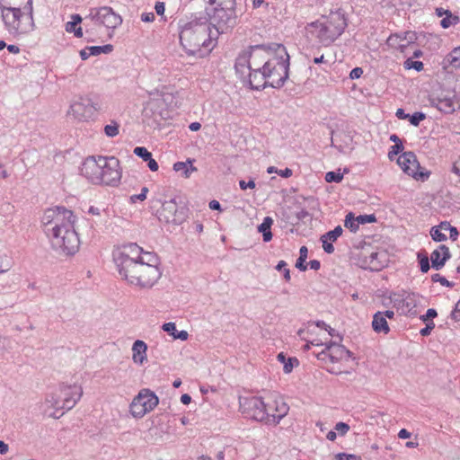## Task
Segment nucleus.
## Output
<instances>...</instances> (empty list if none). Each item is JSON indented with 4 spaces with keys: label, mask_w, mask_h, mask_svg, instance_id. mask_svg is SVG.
Returning <instances> with one entry per match:
<instances>
[{
    "label": "nucleus",
    "mask_w": 460,
    "mask_h": 460,
    "mask_svg": "<svg viewBox=\"0 0 460 460\" xmlns=\"http://www.w3.org/2000/svg\"><path fill=\"white\" fill-rule=\"evenodd\" d=\"M113 261L121 279L137 288H152L162 275L158 257L145 252L137 243H128L114 251Z\"/></svg>",
    "instance_id": "1"
},
{
    "label": "nucleus",
    "mask_w": 460,
    "mask_h": 460,
    "mask_svg": "<svg viewBox=\"0 0 460 460\" xmlns=\"http://www.w3.org/2000/svg\"><path fill=\"white\" fill-rule=\"evenodd\" d=\"M308 332L315 337L305 345V349H309L311 345L323 347L322 350L314 352L319 360L323 363H339L349 361L351 358V352L341 344L342 336L340 332L323 321L310 323Z\"/></svg>",
    "instance_id": "2"
},
{
    "label": "nucleus",
    "mask_w": 460,
    "mask_h": 460,
    "mask_svg": "<svg viewBox=\"0 0 460 460\" xmlns=\"http://www.w3.org/2000/svg\"><path fill=\"white\" fill-rule=\"evenodd\" d=\"M218 31L212 30L206 16H196L188 22H180V42L186 53L195 55L205 49L211 51L217 44Z\"/></svg>",
    "instance_id": "3"
},
{
    "label": "nucleus",
    "mask_w": 460,
    "mask_h": 460,
    "mask_svg": "<svg viewBox=\"0 0 460 460\" xmlns=\"http://www.w3.org/2000/svg\"><path fill=\"white\" fill-rule=\"evenodd\" d=\"M4 29L13 36L25 35L35 28L33 0H0Z\"/></svg>",
    "instance_id": "4"
},
{
    "label": "nucleus",
    "mask_w": 460,
    "mask_h": 460,
    "mask_svg": "<svg viewBox=\"0 0 460 460\" xmlns=\"http://www.w3.org/2000/svg\"><path fill=\"white\" fill-rule=\"evenodd\" d=\"M347 21L344 13L340 11L331 12L322 15L315 22L306 26L307 33L323 46H330L344 31Z\"/></svg>",
    "instance_id": "5"
},
{
    "label": "nucleus",
    "mask_w": 460,
    "mask_h": 460,
    "mask_svg": "<svg viewBox=\"0 0 460 460\" xmlns=\"http://www.w3.org/2000/svg\"><path fill=\"white\" fill-rule=\"evenodd\" d=\"M83 389L80 385H62L46 396L43 403L44 413L53 419H58L66 411L75 407L81 399Z\"/></svg>",
    "instance_id": "6"
},
{
    "label": "nucleus",
    "mask_w": 460,
    "mask_h": 460,
    "mask_svg": "<svg viewBox=\"0 0 460 460\" xmlns=\"http://www.w3.org/2000/svg\"><path fill=\"white\" fill-rule=\"evenodd\" d=\"M272 57L264 62L263 73L266 83L273 88H280L288 78L289 55L282 44H271Z\"/></svg>",
    "instance_id": "7"
},
{
    "label": "nucleus",
    "mask_w": 460,
    "mask_h": 460,
    "mask_svg": "<svg viewBox=\"0 0 460 460\" xmlns=\"http://www.w3.org/2000/svg\"><path fill=\"white\" fill-rule=\"evenodd\" d=\"M75 217L71 210L65 207L58 206L48 208L44 211L41 217V223L45 234L47 235L54 234V243L56 245L59 246V242L62 241L58 238V234H57V232L59 229L66 230V227H68L69 229L71 225L75 224ZM64 232L66 233V231Z\"/></svg>",
    "instance_id": "8"
},
{
    "label": "nucleus",
    "mask_w": 460,
    "mask_h": 460,
    "mask_svg": "<svg viewBox=\"0 0 460 460\" xmlns=\"http://www.w3.org/2000/svg\"><path fill=\"white\" fill-rule=\"evenodd\" d=\"M102 110V102L97 96L78 95L69 104L66 115L77 121H89Z\"/></svg>",
    "instance_id": "9"
},
{
    "label": "nucleus",
    "mask_w": 460,
    "mask_h": 460,
    "mask_svg": "<svg viewBox=\"0 0 460 460\" xmlns=\"http://www.w3.org/2000/svg\"><path fill=\"white\" fill-rule=\"evenodd\" d=\"M234 0L221 7H206L205 13L201 16L208 18V23L212 30L218 31V35L232 29L236 24V14L234 7Z\"/></svg>",
    "instance_id": "10"
},
{
    "label": "nucleus",
    "mask_w": 460,
    "mask_h": 460,
    "mask_svg": "<svg viewBox=\"0 0 460 460\" xmlns=\"http://www.w3.org/2000/svg\"><path fill=\"white\" fill-rule=\"evenodd\" d=\"M390 304L396 310H387L385 316L399 315L416 316L422 313L423 307L420 305V296L406 290L392 292L388 297Z\"/></svg>",
    "instance_id": "11"
},
{
    "label": "nucleus",
    "mask_w": 460,
    "mask_h": 460,
    "mask_svg": "<svg viewBox=\"0 0 460 460\" xmlns=\"http://www.w3.org/2000/svg\"><path fill=\"white\" fill-rule=\"evenodd\" d=\"M158 402V397L154 392L149 389H142L132 400L129 405V411L133 417L142 418L153 411Z\"/></svg>",
    "instance_id": "12"
},
{
    "label": "nucleus",
    "mask_w": 460,
    "mask_h": 460,
    "mask_svg": "<svg viewBox=\"0 0 460 460\" xmlns=\"http://www.w3.org/2000/svg\"><path fill=\"white\" fill-rule=\"evenodd\" d=\"M66 234L64 230L59 229L57 234H58V238L63 242H59V246L56 245L54 243V234L47 235L50 241L51 246L56 251L62 252L65 255H72L75 254L78 249L80 241L76 232L75 231L74 225H71V227H66Z\"/></svg>",
    "instance_id": "13"
},
{
    "label": "nucleus",
    "mask_w": 460,
    "mask_h": 460,
    "mask_svg": "<svg viewBox=\"0 0 460 460\" xmlns=\"http://www.w3.org/2000/svg\"><path fill=\"white\" fill-rule=\"evenodd\" d=\"M85 19H90L94 24L103 25L107 29L112 30L122 23L121 16L110 6L91 8Z\"/></svg>",
    "instance_id": "14"
},
{
    "label": "nucleus",
    "mask_w": 460,
    "mask_h": 460,
    "mask_svg": "<svg viewBox=\"0 0 460 460\" xmlns=\"http://www.w3.org/2000/svg\"><path fill=\"white\" fill-rule=\"evenodd\" d=\"M240 409L246 417L258 421H266L268 419L267 404L261 397H240Z\"/></svg>",
    "instance_id": "15"
},
{
    "label": "nucleus",
    "mask_w": 460,
    "mask_h": 460,
    "mask_svg": "<svg viewBox=\"0 0 460 460\" xmlns=\"http://www.w3.org/2000/svg\"><path fill=\"white\" fill-rule=\"evenodd\" d=\"M156 216L161 222L166 224L180 225L186 219L184 208H179L174 199L163 202Z\"/></svg>",
    "instance_id": "16"
},
{
    "label": "nucleus",
    "mask_w": 460,
    "mask_h": 460,
    "mask_svg": "<svg viewBox=\"0 0 460 460\" xmlns=\"http://www.w3.org/2000/svg\"><path fill=\"white\" fill-rule=\"evenodd\" d=\"M101 173V184L116 186L121 179L119 161L114 156H104Z\"/></svg>",
    "instance_id": "17"
},
{
    "label": "nucleus",
    "mask_w": 460,
    "mask_h": 460,
    "mask_svg": "<svg viewBox=\"0 0 460 460\" xmlns=\"http://www.w3.org/2000/svg\"><path fill=\"white\" fill-rule=\"evenodd\" d=\"M104 161V156H88L80 168L81 174L93 184H101V168Z\"/></svg>",
    "instance_id": "18"
},
{
    "label": "nucleus",
    "mask_w": 460,
    "mask_h": 460,
    "mask_svg": "<svg viewBox=\"0 0 460 460\" xmlns=\"http://www.w3.org/2000/svg\"><path fill=\"white\" fill-rule=\"evenodd\" d=\"M397 164L403 172L414 179L423 178L424 176L428 178L429 176L428 173L425 174L420 171V164L412 152H405L399 155Z\"/></svg>",
    "instance_id": "19"
},
{
    "label": "nucleus",
    "mask_w": 460,
    "mask_h": 460,
    "mask_svg": "<svg viewBox=\"0 0 460 460\" xmlns=\"http://www.w3.org/2000/svg\"><path fill=\"white\" fill-rule=\"evenodd\" d=\"M417 39L416 32L408 31L402 33L391 34L386 40V44L390 48L396 49L401 53L406 54L407 49L415 44Z\"/></svg>",
    "instance_id": "20"
},
{
    "label": "nucleus",
    "mask_w": 460,
    "mask_h": 460,
    "mask_svg": "<svg viewBox=\"0 0 460 460\" xmlns=\"http://www.w3.org/2000/svg\"><path fill=\"white\" fill-rule=\"evenodd\" d=\"M250 57V65L252 69L259 68L262 70L264 62L267 61L268 58L272 57L271 45H255L248 48Z\"/></svg>",
    "instance_id": "21"
},
{
    "label": "nucleus",
    "mask_w": 460,
    "mask_h": 460,
    "mask_svg": "<svg viewBox=\"0 0 460 460\" xmlns=\"http://www.w3.org/2000/svg\"><path fill=\"white\" fill-rule=\"evenodd\" d=\"M288 405L282 399L267 403L268 419L266 421L279 423L288 414Z\"/></svg>",
    "instance_id": "22"
},
{
    "label": "nucleus",
    "mask_w": 460,
    "mask_h": 460,
    "mask_svg": "<svg viewBox=\"0 0 460 460\" xmlns=\"http://www.w3.org/2000/svg\"><path fill=\"white\" fill-rule=\"evenodd\" d=\"M342 227L338 226L333 230L329 231L321 236L323 249L326 253L331 254L334 252V247L332 243L335 242L342 234Z\"/></svg>",
    "instance_id": "23"
},
{
    "label": "nucleus",
    "mask_w": 460,
    "mask_h": 460,
    "mask_svg": "<svg viewBox=\"0 0 460 460\" xmlns=\"http://www.w3.org/2000/svg\"><path fill=\"white\" fill-rule=\"evenodd\" d=\"M449 257L450 252L448 248L445 245H439V247L434 250L430 254L432 267L436 270L441 269Z\"/></svg>",
    "instance_id": "24"
},
{
    "label": "nucleus",
    "mask_w": 460,
    "mask_h": 460,
    "mask_svg": "<svg viewBox=\"0 0 460 460\" xmlns=\"http://www.w3.org/2000/svg\"><path fill=\"white\" fill-rule=\"evenodd\" d=\"M147 345L140 340H137L132 346V360L135 364L143 365L147 360Z\"/></svg>",
    "instance_id": "25"
},
{
    "label": "nucleus",
    "mask_w": 460,
    "mask_h": 460,
    "mask_svg": "<svg viewBox=\"0 0 460 460\" xmlns=\"http://www.w3.org/2000/svg\"><path fill=\"white\" fill-rule=\"evenodd\" d=\"M249 83L252 88L259 90L266 87V77H264L263 69L254 68L249 71Z\"/></svg>",
    "instance_id": "26"
},
{
    "label": "nucleus",
    "mask_w": 460,
    "mask_h": 460,
    "mask_svg": "<svg viewBox=\"0 0 460 460\" xmlns=\"http://www.w3.org/2000/svg\"><path fill=\"white\" fill-rule=\"evenodd\" d=\"M250 57L248 49H244L236 58L235 61V69L237 73L243 75L245 70L251 71L252 66L250 65Z\"/></svg>",
    "instance_id": "27"
},
{
    "label": "nucleus",
    "mask_w": 460,
    "mask_h": 460,
    "mask_svg": "<svg viewBox=\"0 0 460 460\" xmlns=\"http://www.w3.org/2000/svg\"><path fill=\"white\" fill-rule=\"evenodd\" d=\"M193 160L188 159L186 162H177L173 164V170L181 174L184 178H190L191 173L197 172V168L192 164Z\"/></svg>",
    "instance_id": "28"
},
{
    "label": "nucleus",
    "mask_w": 460,
    "mask_h": 460,
    "mask_svg": "<svg viewBox=\"0 0 460 460\" xmlns=\"http://www.w3.org/2000/svg\"><path fill=\"white\" fill-rule=\"evenodd\" d=\"M447 222H442L430 229V235L436 242H443L447 238Z\"/></svg>",
    "instance_id": "29"
},
{
    "label": "nucleus",
    "mask_w": 460,
    "mask_h": 460,
    "mask_svg": "<svg viewBox=\"0 0 460 460\" xmlns=\"http://www.w3.org/2000/svg\"><path fill=\"white\" fill-rule=\"evenodd\" d=\"M273 225V219L270 217H264L262 223L258 226V232L262 234L263 241L270 242L272 239V233L270 231Z\"/></svg>",
    "instance_id": "30"
},
{
    "label": "nucleus",
    "mask_w": 460,
    "mask_h": 460,
    "mask_svg": "<svg viewBox=\"0 0 460 460\" xmlns=\"http://www.w3.org/2000/svg\"><path fill=\"white\" fill-rule=\"evenodd\" d=\"M163 329L164 332L172 335L174 339H179L181 341H186L188 339V332L186 331L178 332L176 330L175 323H173L164 324Z\"/></svg>",
    "instance_id": "31"
},
{
    "label": "nucleus",
    "mask_w": 460,
    "mask_h": 460,
    "mask_svg": "<svg viewBox=\"0 0 460 460\" xmlns=\"http://www.w3.org/2000/svg\"><path fill=\"white\" fill-rule=\"evenodd\" d=\"M278 360L283 364V370L285 373L288 374L290 373L295 365L298 364V361L295 358H286L285 354L283 352H280L277 356Z\"/></svg>",
    "instance_id": "32"
},
{
    "label": "nucleus",
    "mask_w": 460,
    "mask_h": 460,
    "mask_svg": "<svg viewBox=\"0 0 460 460\" xmlns=\"http://www.w3.org/2000/svg\"><path fill=\"white\" fill-rule=\"evenodd\" d=\"M372 327L377 333L387 334L390 331L386 318H373Z\"/></svg>",
    "instance_id": "33"
},
{
    "label": "nucleus",
    "mask_w": 460,
    "mask_h": 460,
    "mask_svg": "<svg viewBox=\"0 0 460 460\" xmlns=\"http://www.w3.org/2000/svg\"><path fill=\"white\" fill-rule=\"evenodd\" d=\"M436 105L444 113H452L455 111L454 102L451 99H439Z\"/></svg>",
    "instance_id": "34"
},
{
    "label": "nucleus",
    "mask_w": 460,
    "mask_h": 460,
    "mask_svg": "<svg viewBox=\"0 0 460 460\" xmlns=\"http://www.w3.org/2000/svg\"><path fill=\"white\" fill-rule=\"evenodd\" d=\"M447 61L455 68L460 67V46L455 48L447 57Z\"/></svg>",
    "instance_id": "35"
},
{
    "label": "nucleus",
    "mask_w": 460,
    "mask_h": 460,
    "mask_svg": "<svg viewBox=\"0 0 460 460\" xmlns=\"http://www.w3.org/2000/svg\"><path fill=\"white\" fill-rule=\"evenodd\" d=\"M344 226L351 232H357L359 227V222H358V218L353 216L352 213H349L346 216Z\"/></svg>",
    "instance_id": "36"
},
{
    "label": "nucleus",
    "mask_w": 460,
    "mask_h": 460,
    "mask_svg": "<svg viewBox=\"0 0 460 460\" xmlns=\"http://www.w3.org/2000/svg\"><path fill=\"white\" fill-rule=\"evenodd\" d=\"M113 50V46L111 44H107L104 46H92L89 47V54L92 56H98L102 53H111Z\"/></svg>",
    "instance_id": "37"
},
{
    "label": "nucleus",
    "mask_w": 460,
    "mask_h": 460,
    "mask_svg": "<svg viewBox=\"0 0 460 460\" xmlns=\"http://www.w3.org/2000/svg\"><path fill=\"white\" fill-rule=\"evenodd\" d=\"M11 268V259L4 252H0V274L9 271Z\"/></svg>",
    "instance_id": "38"
},
{
    "label": "nucleus",
    "mask_w": 460,
    "mask_h": 460,
    "mask_svg": "<svg viewBox=\"0 0 460 460\" xmlns=\"http://www.w3.org/2000/svg\"><path fill=\"white\" fill-rule=\"evenodd\" d=\"M119 132V125L116 121H111L104 127V133L108 137H114Z\"/></svg>",
    "instance_id": "39"
},
{
    "label": "nucleus",
    "mask_w": 460,
    "mask_h": 460,
    "mask_svg": "<svg viewBox=\"0 0 460 460\" xmlns=\"http://www.w3.org/2000/svg\"><path fill=\"white\" fill-rule=\"evenodd\" d=\"M460 19L457 15H449V17H444L441 22L440 25L444 29H447L453 25H456L459 22Z\"/></svg>",
    "instance_id": "40"
},
{
    "label": "nucleus",
    "mask_w": 460,
    "mask_h": 460,
    "mask_svg": "<svg viewBox=\"0 0 460 460\" xmlns=\"http://www.w3.org/2000/svg\"><path fill=\"white\" fill-rule=\"evenodd\" d=\"M72 21L66 22V31L67 32H73L76 26L82 22V17L79 14H73L71 17Z\"/></svg>",
    "instance_id": "41"
},
{
    "label": "nucleus",
    "mask_w": 460,
    "mask_h": 460,
    "mask_svg": "<svg viewBox=\"0 0 460 460\" xmlns=\"http://www.w3.org/2000/svg\"><path fill=\"white\" fill-rule=\"evenodd\" d=\"M343 179V174L336 172H328L325 174V181L327 182H341Z\"/></svg>",
    "instance_id": "42"
},
{
    "label": "nucleus",
    "mask_w": 460,
    "mask_h": 460,
    "mask_svg": "<svg viewBox=\"0 0 460 460\" xmlns=\"http://www.w3.org/2000/svg\"><path fill=\"white\" fill-rule=\"evenodd\" d=\"M134 154L146 162L152 156V154L144 146H137L134 149Z\"/></svg>",
    "instance_id": "43"
},
{
    "label": "nucleus",
    "mask_w": 460,
    "mask_h": 460,
    "mask_svg": "<svg viewBox=\"0 0 460 460\" xmlns=\"http://www.w3.org/2000/svg\"><path fill=\"white\" fill-rule=\"evenodd\" d=\"M404 67L406 69L413 68L416 71H421L423 69V63L421 61H414L411 58H408L404 62Z\"/></svg>",
    "instance_id": "44"
},
{
    "label": "nucleus",
    "mask_w": 460,
    "mask_h": 460,
    "mask_svg": "<svg viewBox=\"0 0 460 460\" xmlns=\"http://www.w3.org/2000/svg\"><path fill=\"white\" fill-rule=\"evenodd\" d=\"M276 270L279 271H283L284 279L287 281L290 280V271L287 268V262L285 261H279V263L276 266Z\"/></svg>",
    "instance_id": "45"
},
{
    "label": "nucleus",
    "mask_w": 460,
    "mask_h": 460,
    "mask_svg": "<svg viewBox=\"0 0 460 460\" xmlns=\"http://www.w3.org/2000/svg\"><path fill=\"white\" fill-rule=\"evenodd\" d=\"M403 149L402 143L395 144L391 146V149L388 152V158L390 160H394L395 155H397Z\"/></svg>",
    "instance_id": "46"
},
{
    "label": "nucleus",
    "mask_w": 460,
    "mask_h": 460,
    "mask_svg": "<svg viewBox=\"0 0 460 460\" xmlns=\"http://www.w3.org/2000/svg\"><path fill=\"white\" fill-rule=\"evenodd\" d=\"M334 430L340 436H344L349 430V426L347 423L341 421V422L336 423V425L334 427Z\"/></svg>",
    "instance_id": "47"
},
{
    "label": "nucleus",
    "mask_w": 460,
    "mask_h": 460,
    "mask_svg": "<svg viewBox=\"0 0 460 460\" xmlns=\"http://www.w3.org/2000/svg\"><path fill=\"white\" fill-rule=\"evenodd\" d=\"M148 193V188L147 187H143L141 189V193L140 194H137V195H132L130 197V201L132 203H135L137 200H140V201H143L146 199V194Z\"/></svg>",
    "instance_id": "48"
},
{
    "label": "nucleus",
    "mask_w": 460,
    "mask_h": 460,
    "mask_svg": "<svg viewBox=\"0 0 460 460\" xmlns=\"http://www.w3.org/2000/svg\"><path fill=\"white\" fill-rule=\"evenodd\" d=\"M424 321H427V320H429V323H427L426 324V327L421 329L420 333L422 335V336H427L429 335L431 331L434 329L435 327V324L434 323L431 321L433 318H422Z\"/></svg>",
    "instance_id": "49"
},
{
    "label": "nucleus",
    "mask_w": 460,
    "mask_h": 460,
    "mask_svg": "<svg viewBox=\"0 0 460 460\" xmlns=\"http://www.w3.org/2000/svg\"><path fill=\"white\" fill-rule=\"evenodd\" d=\"M425 119V114L422 112H415L410 117V122L413 126H418L420 121Z\"/></svg>",
    "instance_id": "50"
},
{
    "label": "nucleus",
    "mask_w": 460,
    "mask_h": 460,
    "mask_svg": "<svg viewBox=\"0 0 460 460\" xmlns=\"http://www.w3.org/2000/svg\"><path fill=\"white\" fill-rule=\"evenodd\" d=\"M359 225L376 222V217L374 215H360L357 217Z\"/></svg>",
    "instance_id": "51"
},
{
    "label": "nucleus",
    "mask_w": 460,
    "mask_h": 460,
    "mask_svg": "<svg viewBox=\"0 0 460 460\" xmlns=\"http://www.w3.org/2000/svg\"><path fill=\"white\" fill-rule=\"evenodd\" d=\"M206 7H221L228 3V0H204Z\"/></svg>",
    "instance_id": "52"
},
{
    "label": "nucleus",
    "mask_w": 460,
    "mask_h": 460,
    "mask_svg": "<svg viewBox=\"0 0 460 460\" xmlns=\"http://www.w3.org/2000/svg\"><path fill=\"white\" fill-rule=\"evenodd\" d=\"M432 281L434 282H439L441 285L445 287H451L452 284L444 277L440 276L439 274H434L432 277Z\"/></svg>",
    "instance_id": "53"
},
{
    "label": "nucleus",
    "mask_w": 460,
    "mask_h": 460,
    "mask_svg": "<svg viewBox=\"0 0 460 460\" xmlns=\"http://www.w3.org/2000/svg\"><path fill=\"white\" fill-rule=\"evenodd\" d=\"M239 186L240 188L243 190H245L246 189H254L256 184H255V181L253 180H251L249 181L248 182H246L245 181L243 180H241L239 181Z\"/></svg>",
    "instance_id": "54"
},
{
    "label": "nucleus",
    "mask_w": 460,
    "mask_h": 460,
    "mask_svg": "<svg viewBox=\"0 0 460 460\" xmlns=\"http://www.w3.org/2000/svg\"><path fill=\"white\" fill-rule=\"evenodd\" d=\"M447 233L449 234V237L453 240H456L457 235H458V231L456 227L452 226L448 222H447Z\"/></svg>",
    "instance_id": "55"
},
{
    "label": "nucleus",
    "mask_w": 460,
    "mask_h": 460,
    "mask_svg": "<svg viewBox=\"0 0 460 460\" xmlns=\"http://www.w3.org/2000/svg\"><path fill=\"white\" fill-rule=\"evenodd\" d=\"M141 20L144 22H152L155 21V14L152 12H150V13H143L141 14Z\"/></svg>",
    "instance_id": "56"
},
{
    "label": "nucleus",
    "mask_w": 460,
    "mask_h": 460,
    "mask_svg": "<svg viewBox=\"0 0 460 460\" xmlns=\"http://www.w3.org/2000/svg\"><path fill=\"white\" fill-rule=\"evenodd\" d=\"M420 266L422 272H427L429 270V261L428 257L420 259Z\"/></svg>",
    "instance_id": "57"
},
{
    "label": "nucleus",
    "mask_w": 460,
    "mask_h": 460,
    "mask_svg": "<svg viewBox=\"0 0 460 460\" xmlns=\"http://www.w3.org/2000/svg\"><path fill=\"white\" fill-rule=\"evenodd\" d=\"M338 460H361L360 457L354 455L339 454L337 455Z\"/></svg>",
    "instance_id": "58"
},
{
    "label": "nucleus",
    "mask_w": 460,
    "mask_h": 460,
    "mask_svg": "<svg viewBox=\"0 0 460 460\" xmlns=\"http://www.w3.org/2000/svg\"><path fill=\"white\" fill-rule=\"evenodd\" d=\"M155 10L158 15H164L165 11V5L164 2H156L155 5Z\"/></svg>",
    "instance_id": "59"
},
{
    "label": "nucleus",
    "mask_w": 460,
    "mask_h": 460,
    "mask_svg": "<svg viewBox=\"0 0 460 460\" xmlns=\"http://www.w3.org/2000/svg\"><path fill=\"white\" fill-rule=\"evenodd\" d=\"M146 162H147L148 168L152 172H156L158 170V168H159L158 164L155 159L152 158V156H150V158Z\"/></svg>",
    "instance_id": "60"
},
{
    "label": "nucleus",
    "mask_w": 460,
    "mask_h": 460,
    "mask_svg": "<svg viewBox=\"0 0 460 460\" xmlns=\"http://www.w3.org/2000/svg\"><path fill=\"white\" fill-rule=\"evenodd\" d=\"M305 259L298 258L296 262V267L301 271H305L307 269L306 265L305 264Z\"/></svg>",
    "instance_id": "61"
},
{
    "label": "nucleus",
    "mask_w": 460,
    "mask_h": 460,
    "mask_svg": "<svg viewBox=\"0 0 460 460\" xmlns=\"http://www.w3.org/2000/svg\"><path fill=\"white\" fill-rule=\"evenodd\" d=\"M362 73H363V71L360 67H356L351 70L349 76L352 79L359 78L361 76Z\"/></svg>",
    "instance_id": "62"
},
{
    "label": "nucleus",
    "mask_w": 460,
    "mask_h": 460,
    "mask_svg": "<svg viewBox=\"0 0 460 460\" xmlns=\"http://www.w3.org/2000/svg\"><path fill=\"white\" fill-rule=\"evenodd\" d=\"M9 452V446L4 441L0 440V455L4 456Z\"/></svg>",
    "instance_id": "63"
},
{
    "label": "nucleus",
    "mask_w": 460,
    "mask_h": 460,
    "mask_svg": "<svg viewBox=\"0 0 460 460\" xmlns=\"http://www.w3.org/2000/svg\"><path fill=\"white\" fill-rule=\"evenodd\" d=\"M452 172L460 176V159L454 164Z\"/></svg>",
    "instance_id": "64"
}]
</instances>
